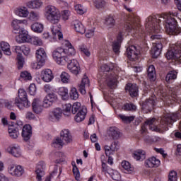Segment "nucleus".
<instances>
[{
    "label": "nucleus",
    "instance_id": "18",
    "mask_svg": "<svg viewBox=\"0 0 181 181\" xmlns=\"http://www.w3.org/2000/svg\"><path fill=\"white\" fill-rule=\"evenodd\" d=\"M52 32V39H51V42H56L57 39L59 40H62L63 39V33L60 31V28L57 27V25H52L51 28Z\"/></svg>",
    "mask_w": 181,
    "mask_h": 181
},
{
    "label": "nucleus",
    "instance_id": "21",
    "mask_svg": "<svg viewBox=\"0 0 181 181\" xmlns=\"http://www.w3.org/2000/svg\"><path fill=\"white\" fill-rule=\"evenodd\" d=\"M122 32H120L118 34L117 40L112 42V50L115 54H119V49H121V43H122Z\"/></svg>",
    "mask_w": 181,
    "mask_h": 181
},
{
    "label": "nucleus",
    "instance_id": "9",
    "mask_svg": "<svg viewBox=\"0 0 181 181\" xmlns=\"http://www.w3.org/2000/svg\"><path fill=\"white\" fill-rule=\"evenodd\" d=\"M181 92V83L175 85L174 87L170 88L169 94H170V104L177 103L178 104L181 102V98L179 97V93Z\"/></svg>",
    "mask_w": 181,
    "mask_h": 181
},
{
    "label": "nucleus",
    "instance_id": "40",
    "mask_svg": "<svg viewBox=\"0 0 181 181\" xmlns=\"http://www.w3.org/2000/svg\"><path fill=\"white\" fill-rule=\"evenodd\" d=\"M0 47L2 52H4V54H6V56H11V52L9 43L2 41L1 42H0Z\"/></svg>",
    "mask_w": 181,
    "mask_h": 181
},
{
    "label": "nucleus",
    "instance_id": "41",
    "mask_svg": "<svg viewBox=\"0 0 181 181\" xmlns=\"http://www.w3.org/2000/svg\"><path fill=\"white\" fill-rule=\"evenodd\" d=\"M145 155L146 153L144 150H137L133 153V158H134L136 160H144L146 158Z\"/></svg>",
    "mask_w": 181,
    "mask_h": 181
},
{
    "label": "nucleus",
    "instance_id": "60",
    "mask_svg": "<svg viewBox=\"0 0 181 181\" xmlns=\"http://www.w3.org/2000/svg\"><path fill=\"white\" fill-rule=\"evenodd\" d=\"M73 173L75 176L76 180H80V170H78V168H77V165H74L73 168Z\"/></svg>",
    "mask_w": 181,
    "mask_h": 181
},
{
    "label": "nucleus",
    "instance_id": "36",
    "mask_svg": "<svg viewBox=\"0 0 181 181\" xmlns=\"http://www.w3.org/2000/svg\"><path fill=\"white\" fill-rule=\"evenodd\" d=\"M30 28L35 33H42L45 27L42 23L35 22L31 25Z\"/></svg>",
    "mask_w": 181,
    "mask_h": 181
},
{
    "label": "nucleus",
    "instance_id": "63",
    "mask_svg": "<svg viewBox=\"0 0 181 181\" xmlns=\"http://www.w3.org/2000/svg\"><path fill=\"white\" fill-rule=\"evenodd\" d=\"M28 93L30 95H35L36 94V85L35 83H31L28 88Z\"/></svg>",
    "mask_w": 181,
    "mask_h": 181
},
{
    "label": "nucleus",
    "instance_id": "1",
    "mask_svg": "<svg viewBox=\"0 0 181 181\" xmlns=\"http://www.w3.org/2000/svg\"><path fill=\"white\" fill-rule=\"evenodd\" d=\"M64 45L66 48L58 47L52 52V57L54 62L62 66H64L66 60L70 59L67 56H74L76 54V49L69 40H65Z\"/></svg>",
    "mask_w": 181,
    "mask_h": 181
},
{
    "label": "nucleus",
    "instance_id": "19",
    "mask_svg": "<svg viewBox=\"0 0 181 181\" xmlns=\"http://www.w3.org/2000/svg\"><path fill=\"white\" fill-rule=\"evenodd\" d=\"M21 135L25 142H28V141L32 137V127L30 124H25L23 126Z\"/></svg>",
    "mask_w": 181,
    "mask_h": 181
},
{
    "label": "nucleus",
    "instance_id": "59",
    "mask_svg": "<svg viewBox=\"0 0 181 181\" xmlns=\"http://www.w3.org/2000/svg\"><path fill=\"white\" fill-rule=\"evenodd\" d=\"M95 6L97 8V9H101V8H104V6H105V1L96 0L95 1Z\"/></svg>",
    "mask_w": 181,
    "mask_h": 181
},
{
    "label": "nucleus",
    "instance_id": "17",
    "mask_svg": "<svg viewBox=\"0 0 181 181\" xmlns=\"http://www.w3.org/2000/svg\"><path fill=\"white\" fill-rule=\"evenodd\" d=\"M26 23V21H21L18 19L13 20L11 26L13 28V33L15 34L21 33L22 32V26Z\"/></svg>",
    "mask_w": 181,
    "mask_h": 181
},
{
    "label": "nucleus",
    "instance_id": "22",
    "mask_svg": "<svg viewBox=\"0 0 181 181\" xmlns=\"http://www.w3.org/2000/svg\"><path fill=\"white\" fill-rule=\"evenodd\" d=\"M41 78L45 83H50L54 78V76L52 70L47 69L41 71Z\"/></svg>",
    "mask_w": 181,
    "mask_h": 181
},
{
    "label": "nucleus",
    "instance_id": "39",
    "mask_svg": "<svg viewBox=\"0 0 181 181\" xmlns=\"http://www.w3.org/2000/svg\"><path fill=\"white\" fill-rule=\"evenodd\" d=\"M177 78V71L173 70L170 71L165 76V81L168 83H173V80Z\"/></svg>",
    "mask_w": 181,
    "mask_h": 181
},
{
    "label": "nucleus",
    "instance_id": "48",
    "mask_svg": "<svg viewBox=\"0 0 181 181\" xmlns=\"http://www.w3.org/2000/svg\"><path fill=\"white\" fill-rule=\"evenodd\" d=\"M71 104L70 103H66L64 105L63 107V111H64V115L66 117H69L71 112Z\"/></svg>",
    "mask_w": 181,
    "mask_h": 181
},
{
    "label": "nucleus",
    "instance_id": "15",
    "mask_svg": "<svg viewBox=\"0 0 181 181\" xmlns=\"http://www.w3.org/2000/svg\"><path fill=\"white\" fill-rule=\"evenodd\" d=\"M163 47V45H162V42H160V41L153 43V46L151 48V54L153 59H158V57L160 56Z\"/></svg>",
    "mask_w": 181,
    "mask_h": 181
},
{
    "label": "nucleus",
    "instance_id": "24",
    "mask_svg": "<svg viewBox=\"0 0 181 181\" xmlns=\"http://www.w3.org/2000/svg\"><path fill=\"white\" fill-rule=\"evenodd\" d=\"M60 136L62 140L64 141V142H66V144H71V142H73V136L69 129H62L60 132Z\"/></svg>",
    "mask_w": 181,
    "mask_h": 181
},
{
    "label": "nucleus",
    "instance_id": "64",
    "mask_svg": "<svg viewBox=\"0 0 181 181\" xmlns=\"http://www.w3.org/2000/svg\"><path fill=\"white\" fill-rule=\"evenodd\" d=\"M21 52L25 56H28L30 53V48L28 45H22Z\"/></svg>",
    "mask_w": 181,
    "mask_h": 181
},
{
    "label": "nucleus",
    "instance_id": "20",
    "mask_svg": "<svg viewBox=\"0 0 181 181\" xmlns=\"http://www.w3.org/2000/svg\"><path fill=\"white\" fill-rule=\"evenodd\" d=\"M119 149V146H118L117 141H114L112 143L111 146H105V151L106 156H110L114 155V152H117Z\"/></svg>",
    "mask_w": 181,
    "mask_h": 181
},
{
    "label": "nucleus",
    "instance_id": "25",
    "mask_svg": "<svg viewBox=\"0 0 181 181\" xmlns=\"http://www.w3.org/2000/svg\"><path fill=\"white\" fill-rule=\"evenodd\" d=\"M35 173L37 180L42 181V177L45 176V163L43 161L40 162L37 165Z\"/></svg>",
    "mask_w": 181,
    "mask_h": 181
},
{
    "label": "nucleus",
    "instance_id": "54",
    "mask_svg": "<svg viewBox=\"0 0 181 181\" xmlns=\"http://www.w3.org/2000/svg\"><path fill=\"white\" fill-rule=\"evenodd\" d=\"M61 81H62V83H69V81H70V75H69V74H67L66 72H62L61 74Z\"/></svg>",
    "mask_w": 181,
    "mask_h": 181
},
{
    "label": "nucleus",
    "instance_id": "34",
    "mask_svg": "<svg viewBox=\"0 0 181 181\" xmlns=\"http://www.w3.org/2000/svg\"><path fill=\"white\" fill-rule=\"evenodd\" d=\"M90 86V80H88V77L85 76L81 80V83L79 85V91L82 94H86V87H88Z\"/></svg>",
    "mask_w": 181,
    "mask_h": 181
},
{
    "label": "nucleus",
    "instance_id": "33",
    "mask_svg": "<svg viewBox=\"0 0 181 181\" xmlns=\"http://www.w3.org/2000/svg\"><path fill=\"white\" fill-rule=\"evenodd\" d=\"M108 136L112 139H118L121 136V132H119L118 128L112 127L109 128Z\"/></svg>",
    "mask_w": 181,
    "mask_h": 181
},
{
    "label": "nucleus",
    "instance_id": "55",
    "mask_svg": "<svg viewBox=\"0 0 181 181\" xmlns=\"http://www.w3.org/2000/svg\"><path fill=\"white\" fill-rule=\"evenodd\" d=\"M45 98H47V100L52 104L53 103H56V101H57V95H56V93H49Z\"/></svg>",
    "mask_w": 181,
    "mask_h": 181
},
{
    "label": "nucleus",
    "instance_id": "38",
    "mask_svg": "<svg viewBox=\"0 0 181 181\" xmlns=\"http://www.w3.org/2000/svg\"><path fill=\"white\" fill-rule=\"evenodd\" d=\"M18 37L21 40L22 42H26L28 43H30V40L32 39V37H30V35L28 34V31L22 30L21 33H18Z\"/></svg>",
    "mask_w": 181,
    "mask_h": 181
},
{
    "label": "nucleus",
    "instance_id": "31",
    "mask_svg": "<svg viewBox=\"0 0 181 181\" xmlns=\"http://www.w3.org/2000/svg\"><path fill=\"white\" fill-rule=\"evenodd\" d=\"M33 111L35 114H40L43 111V106L40 105L39 99H34L32 103Z\"/></svg>",
    "mask_w": 181,
    "mask_h": 181
},
{
    "label": "nucleus",
    "instance_id": "52",
    "mask_svg": "<svg viewBox=\"0 0 181 181\" xmlns=\"http://www.w3.org/2000/svg\"><path fill=\"white\" fill-rule=\"evenodd\" d=\"M124 110L125 111H136V105L133 103H125L124 105Z\"/></svg>",
    "mask_w": 181,
    "mask_h": 181
},
{
    "label": "nucleus",
    "instance_id": "14",
    "mask_svg": "<svg viewBox=\"0 0 181 181\" xmlns=\"http://www.w3.org/2000/svg\"><path fill=\"white\" fill-rule=\"evenodd\" d=\"M62 116L63 110L59 107H57L49 112V119L52 121V122L59 121Z\"/></svg>",
    "mask_w": 181,
    "mask_h": 181
},
{
    "label": "nucleus",
    "instance_id": "58",
    "mask_svg": "<svg viewBox=\"0 0 181 181\" xmlns=\"http://www.w3.org/2000/svg\"><path fill=\"white\" fill-rule=\"evenodd\" d=\"M40 18V16L34 11H31L29 16L30 21H36Z\"/></svg>",
    "mask_w": 181,
    "mask_h": 181
},
{
    "label": "nucleus",
    "instance_id": "51",
    "mask_svg": "<svg viewBox=\"0 0 181 181\" xmlns=\"http://www.w3.org/2000/svg\"><path fill=\"white\" fill-rule=\"evenodd\" d=\"M30 42L33 45H35V46H42V45H43V42L39 37H32Z\"/></svg>",
    "mask_w": 181,
    "mask_h": 181
},
{
    "label": "nucleus",
    "instance_id": "7",
    "mask_svg": "<svg viewBox=\"0 0 181 181\" xmlns=\"http://www.w3.org/2000/svg\"><path fill=\"white\" fill-rule=\"evenodd\" d=\"M139 24L135 21V18H129L128 21L124 25V28L127 32H131L136 37H144V35L139 33Z\"/></svg>",
    "mask_w": 181,
    "mask_h": 181
},
{
    "label": "nucleus",
    "instance_id": "13",
    "mask_svg": "<svg viewBox=\"0 0 181 181\" xmlns=\"http://www.w3.org/2000/svg\"><path fill=\"white\" fill-rule=\"evenodd\" d=\"M8 173H10L11 176H16V177H21V176H22V175L25 173V170L23 169V167L21 165H9L8 168Z\"/></svg>",
    "mask_w": 181,
    "mask_h": 181
},
{
    "label": "nucleus",
    "instance_id": "62",
    "mask_svg": "<svg viewBox=\"0 0 181 181\" xmlns=\"http://www.w3.org/2000/svg\"><path fill=\"white\" fill-rule=\"evenodd\" d=\"M111 170H112V169L108 168V165H107V164L104 162H102V172L103 173H105V175L106 173H110V172H111Z\"/></svg>",
    "mask_w": 181,
    "mask_h": 181
},
{
    "label": "nucleus",
    "instance_id": "47",
    "mask_svg": "<svg viewBox=\"0 0 181 181\" xmlns=\"http://www.w3.org/2000/svg\"><path fill=\"white\" fill-rule=\"evenodd\" d=\"M110 176H111L113 180L118 181L121 179V175L119 173L115 170H111L109 173Z\"/></svg>",
    "mask_w": 181,
    "mask_h": 181
},
{
    "label": "nucleus",
    "instance_id": "12",
    "mask_svg": "<svg viewBox=\"0 0 181 181\" xmlns=\"http://www.w3.org/2000/svg\"><path fill=\"white\" fill-rule=\"evenodd\" d=\"M139 53V49H137L135 45H131L127 48L125 54L130 62H135Z\"/></svg>",
    "mask_w": 181,
    "mask_h": 181
},
{
    "label": "nucleus",
    "instance_id": "10",
    "mask_svg": "<svg viewBox=\"0 0 181 181\" xmlns=\"http://www.w3.org/2000/svg\"><path fill=\"white\" fill-rule=\"evenodd\" d=\"M66 63H67L68 70L72 73V74H75V76H78L81 73V68L80 67V64H78V61L74 59L69 58L66 59Z\"/></svg>",
    "mask_w": 181,
    "mask_h": 181
},
{
    "label": "nucleus",
    "instance_id": "46",
    "mask_svg": "<svg viewBox=\"0 0 181 181\" xmlns=\"http://www.w3.org/2000/svg\"><path fill=\"white\" fill-rule=\"evenodd\" d=\"M119 117L123 121V122H125V124H129L135 119V117L134 116H125L124 115H119Z\"/></svg>",
    "mask_w": 181,
    "mask_h": 181
},
{
    "label": "nucleus",
    "instance_id": "16",
    "mask_svg": "<svg viewBox=\"0 0 181 181\" xmlns=\"http://www.w3.org/2000/svg\"><path fill=\"white\" fill-rule=\"evenodd\" d=\"M125 90L132 97H138L139 90L136 83H127L125 86Z\"/></svg>",
    "mask_w": 181,
    "mask_h": 181
},
{
    "label": "nucleus",
    "instance_id": "53",
    "mask_svg": "<svg viewBox=\"0 0 181 181\" xmlns=\"http://www.w3.org/2000/svg\"><path fill=\"white\" fill-rule=\"evenodd\" d=\"M71 100H77L78 98V92L76 88H72L69 93Z\"/></svg>",
    "mask_w": 181,
    "mask_h": 181
},
{
    "label": "nucleus",
    "instance_id": "49",
    "mask_svg": "<svg viewBox=\"0 0 181 181\" xmlns=\"http://www.w3.org/2000/svg\"><path fill=\"white\" fill-rule=\"evenodd\" d=\"M122 166L124 168V170H127V172H132L134 170V168L131 166V163L127 160H124L122 162Z\"/></svg>",
    "mask_w": 181,
    "mask_h": 181
},
{
    "label": "nucleus",
    "instance_id": "28",
    "mask_svg": "<svg viewBox=\"0 0 181 181\" xmlns=\"http://www.w3.org/2000/svg\"><path fill=\"white\" fill-rule=\"evenodd\" d=\"M146 168H158L160 165V160L156 157H151L145 161Z\"/></svg>",
    "mask_w": 181,
    "mask_h": 181
},
{
    "label": "nucleus",
    "instance_id": "57",
    "mask_svg": "<svg viewBox=\"0 0 181 181\" xmlns=\"http://www.w3.org/2000/svg\"><path fill=\"white\" fill-rule=\"evenodd\" d=\"M75 10L79 15H83V13L86 12V9H84V7L81 4H76L75 6Z\"/></svg>",
    "mask_w": 181,
    "mask_h": 181
},
{
    "label": "nucleus",
    "instance_id": "44",
    "mask_svg": "<svg viewBox=\"0 0 181 181\" xmlns=\"http://www.w3.org/2000/svg\"><path fill=\"white\" fill-rule=\"evenodd\" d=\"M17 66L18 70H21L23 68V64H25V59L23 58V56L22 54H19L17 55Z\"/></svg>",
    "mask_w": 181,
    "mask_h": 181
},
{
    "label": "nucleus",
    "instance_id": "8",
    "mask_svg": "<svg viewBox=\"0 0 181 181\" xmlns=\"http://www.w3.org/2000/svg\"><path fill=\"white\" fill-rule=\"evenodd\" d=\"M165 57L168 60H178L181 62V44H177L173 47V49L168 50L165 54Z\"/></svg>",
    "mask_w": 181,
    "mask_h": 181
},
{
    "label": "nucleus",
    "instance_id": "50",
    "mask_svg": "<svg viewBox=\"0 0 181 181\" xmlns=\"http://www.w3.org/2000/svg\"><path fill=\"white\" fill-rule=\"evenodd\" d=\"M79 50L81 53L85 54V56H86L87 57H90V56H91V53L90 52L88 49H87V46L84 45H81L79 46Z\"/></svg>",
    "mask_w": 181,
    "mask_h": 181
},
{
    "label": "nucleus",
    "instance_id": "43",
    "mask_svg": "<svg viewBox=\"0 0 181 181\" xmlns=\"http://www.w3.org/2000/svg\"><path fill=\"white\" fill-rule=\"evenodd\" d=\"M58 94L61 95L62 100H67V98H69V90L67 89V88H59L58 90Z\"/></svg>",
    "mask_w": 181,
    "mask_h": 181
},
{
    "label": "nucleus",
    "instance_id": "56",
    "mask_svg": "<svg viewBox=\"0 0 181 181\" xmlns=\"http://www.w3.org/2000/svg\"><path fill=\"white\" fill-rule=\"evenodd\" d=\"M168 181H177V173L173 170L169 173Z\"/></svg>",
    "mask_w": 181,
    "mask_h": 181
},
{
    "label": "nucleus",
    "instance_id": "26",
    "mask_svg": "<svg viewBox=\"0 0 181 181\" xmlns=\"http://www.w3.org/2000/svg\"><path fill=\"white\" fill-rule=\"evenodd\" d=\"M175 121L173 117L169 116L162 119L160 124V128L163 129V131H168L169 125L172 124V122Z\"/></svg>",
    "mask_w": 181,
    "mask_h": 181
},
{
    "label": "nucleus",
    "instance_id": "61",
    "mask_svg": "<svg viewBox=\"0 0 181 181\" xmlns=\"http://www.w3.org/2000/svg\"><path fill=\"white\" fill-rule=\"evenodd\" d=\"M21 77L25 80H32V75L26 71L21 72Z\"/></svg>",
    "mask_w": 181,
    "mask_h": 181
},
{
    "label": "nucleus",
    "instance_id": "2",
    "mask_svg": "<svg viewBox=\"0 0 181 181\" xmlns=\"http://www.w3.org/2000/svg\"><path fill=\"white\" fill-rule=\"evenodd\" d=\"M114 67H115V64H105L100 67V75L102 77V80L105 81L110 88H115V86H117V75L112 71Z\"/></svg>",
    "mask_w": 181,
    "mask_h": 181
},
{
    "label": "nucleus",
    "instance_id": "27",
    "mask_svg": "<svg viewBox=\"0 0 181 181\" xmlns=\"http://www.w3.org/2000/svg\"><path fill=\"white\" fill-rule=\"evenodd\" d=\"M6 151L15 158H19L21 155V148L16 145H11L7 148Z\"/></svg>",
    "mask_w": 181,
    "mask_h": 181
},
{
    "label": "nucleus",
    "instance_id": "23",
    "mask_svg": "<svg viewBox=\"0 0 181 181\" xmlns=\"http://www.w3.org/2000/svg\"><path fill=\"white\" fill-rule=\"evenodd\" d=\"M155 105H156V101L155 99H153L152 98H149L148 99H146L142 104V108L143 110H147V111H152L153 108H155Z\"/></svg>",
    "mask_w": 181,
    "mask_h": 181
},
{
    "label": "nucleus",
    "instance_id": "6",
    "mask_svg": "<svg viewBox=\"0 0 181 181\" xmlns=\"http://www.w3.org/2000/svg\"><path fill=\"white\" fill-rule=\"evenodd\" d=\"M35 56L37 62H33L31 64V67L32 69H34V70H39V69H42L44 64H46L47 55L46 54L45 49L40 48L36 51Z\"/></svg>",
    "mask_w": 181,
    "mask_h": 181
},
{
    "label": "nucleus",
    "instance_id": "37",
    "mask_svg": "<svg viewBox=\"0 0 181 181\" xmlns=\"http://www.w3.org/2000/svg\"><path fill=\"white\" fill-rule=\"evenodd\" d=\"M105 25L109 29L114 28V26L117 25V22L114 16H108L107 17H106L105 19Z\"/></svg>",
    "mask_w": 181,
    "mask_h": 181
},
{
    "label": "nucleus",
    "instance_id": "4",
    "mask_svg": "<svg viewBox=\"0 0 181 181\" xmlns=\"http://www.w3.org/2000/svg\"><path fill=\"white\" fill-rule=\"evenodd\" d=\"M72 114H76L75 116V121L76 122H81L86 119L87 115V108L84 106L81 107V103H74L71 107Z\"/></svg>",
    "mask_w": 181,
    "mask_h": 181
},
{
    "label": "nucleus",
    "instance_id": "30",
    "mask_svg": "<svg viewBox=\"0 0 181 181\" xmlns=\"http://www.w3.org/2000/svg\"><path fill=\"white\" fill-rule=\"evenodd\" d=\"M147 78L153 82L156 80V71L153 65H150L147 70Z\"/></svg>",
    "mask_w": 181,
    "mask_h": 181
},
{
    "label": "nucleus",
    "instance_id": "11",
    "mask_svg": "<svg viewBox=\"0 0 181 181\" xmlns=\"http://www.w3.org/2000/svg\"><path fill=\"white\" fill-rule=\"evenodd\" d=\"M155 121H156L155 118L148 119L144 124L141 125L140 129L141 135L148 134V128L150 131H158V127L155 125Z\"/></svg>",
    "mask_w": 181,
    "mask_h": 181
},
{
    "label": "nucleus",
    "instance_id": "29",
    "mask_svg": "<svg viewBox=\"0 0 181 181\" xmlns=\"http://www.w3.org/2000/svg\"><path fill=\"white\" fill-rule=\"evenodd\" d=\"M72 25L74 28V30L78 33H81V35L86 33V28H84V25L83 23L80 22L78 20H75L72 22Z\"/></svg>",
    "mask_w": 181,
    "mask_h": 181
},
{
    "label": "nucleus",
    "instance_id": "45",
    "mask_svg": "<svg viewBox=\"0 0 181 181\" xmlns=\"http://www.w3.org/2000/svg\"><path fill=\"white\" fill-rule=\"evenodd\" d=\"M63 145H64L63 140L59 137L54 139L52 144V146H53V148H62Z\"/></svg>",
    "mask_w": 181,
    "mask_h": 181
},
{
    "label": "nucleus",
    "instance_id": "32",
    "mask_svg": "<svg viewBox=\"0 0 181 181\" xmlns=\"http://www.w3.org/2000/svg\"><path fill=\"white\" fill-rule=\"evenodd\" d=\"M9 127H8V134L13 139H16L18 136H19V132L18 131V129H15V122H11V124H8Z\"/></svg>",
    "mask_w": 181,
    "mask_h": 181
},
{
    "label": "nucleus",
    "instance_id": "35",
    "mask_svg": "<svg viewBox=\"0 0 181 181\" xmlns=\"http://www.w3.org/2000/svg\"><path fill=\"white\" fill-rule=\"evenodd\" d=\"M27 6L30 9H39L43 6V2L39 0L30 1L27 3Z\"/></svg>",
    "mask_w": 181,
    "mask_h": 181
},
{
    "label": "nucleus",
    "instance_id": "5",
    "mask_svg": "<svg viewBox=\"0 0 181 181\" xmlns=\"http://www.w3.org/2000/svg\"><path fill=\"white\" fill-rule=\"evenodd\" d=\"M14 104L19 110H23L24 107L25 108L30 107V102L28 100V93L25 90H18V98H16Z\"/></svg>",
    "mask_w": 181,
    "mask_h": 181
},
{
    "label": "nucleus",
    "instance_id": "3",
    "mask_svg": "<svg viewBox=\"0 0 181 181\" xmlns=\"http://www.w3.org/2000/svg\"><path fill=\"white\" fill-rule=\"evenodd\" d=\"M45 16L51 23L57 25L60 21V11L54 6H47L45 7Z\"/></svg>",
    "mask_w": 181,
    "mask_h": 181
},
{
    "label": "nucleus",
    "instance_id": "42",
    "mask_svg": "<svg viewBox=\"0 0 181 181\" xmlns=\"http://www.w3.org/2000/svg\"><path fill=\"white\" fill-rule=\"evenodd\" d=\"M16 14L18 15V16H20L21 18H28V16L29 15V11H28V8L25 7L18 8L16 11Z\"/></svg>",
    "mask_w": 181,
    "mask_h": 181
}]
</instances>
